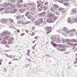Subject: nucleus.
Listing matches in <instances>:
<instances>
[{"instance_id":"nucleus-1","label":"nucleus","mask_w":77,"mask_h":77,"mask_svg":"<svg viewBox=\"0 0 77 77\" xmlns=\"http://www.w3.org/2000/svg\"><path fill=\"white\" fill-rule=\"evenodd\" d=\"M58 46L59 47V48H57V49L59 51H65L66 50V48H65V46L64 45L59 44L58 45Z\"/></svg>"},{"instance_id":"nucleus-2","label":"nucleus","mask_w":77,"mask_h":77,"mask_svg":"<svg viewBox=\"0 0 77 77\" xmlns=\"http://www.w3.org/2000/svg\"><path fill=\"white\" fill-rule=\"evenodd\" d=\"M51 29H52V28L51 27L46 26L45 27V29L47 31H48V32H46L47 35H48V33L51 32Z\"/></svg>"},{"instance_id":"nucleus-3","label":"nucleus","mask_w":77,"mask_h":77,"mask_svg":"<svg viewBox=\"0 0 77 77\" xmlns=\"http://www.w3.org/2000/svg\"><path fill=\"white\" fill-rule=\"evenodd\" d=\"M9 41V42H8V43H7V45H5V47L7 48H9V45H10V44H12L13 42V38H10Z\"/></svg>"},{"instance_id":"nucleus-4","label":"nucleus","mask_w":77,"mask_h":77,"mask_svg":"<svg viewBox=\"0 0 77 77\" xmlns=\"http://www.w3.org/2000/svg\"><path fill=\"white\" fill-rule=\"evenodd\" d=\"M54 16H55L54 14H48V17H49L51 19H53Z\"/></svg>"},{"instance_id":"nucleus-5","label":"nucleus","mask_w":77,"mask_h":77,"mask_svg":"<svg viewBox=\"0 0 77 77\" xmlns=\"http://www.w3.org/2000/svg\"><path fill=\"white\" fill-rule=\"evenodd\" d=\"M38 21L40 24L41 26H44V21L43 20V19H40L38 20Z\"/></svg>"},{"instance_id":"nucleus-6","label":"nucleus","mask_w":77,"mask_h":77,"mask_svg":"<svg viewBox=\"0 0 77 77\" xmlns=\"http://www.w3.org/2000/svg\"><path fill=\"white\" fill-rule=\"evenodd\" d=\"M35 24L36 26H39L40 27H42V26H41V24L39 23V22L38 20L35 21Z\"/></svg>"},{"instance_id":"nucleus-7","label":"nucleus","mask_w":77,"mask_h":77,"mask_svg":"<svg viewBox=\"0 0 77 77\" xmlns=\"http://www.w3.org/2000/svg\"><path fill=\"white\" fill-rule=\"evenodd\" d=\"M46 12L45 11H43V12L39 14L40 15H41V17H44L45 15Z\"/></svg>"},{"instance_id":"nucleus-8","label":"nucleus","mask_w":77,"mask_h":77,"mask_svg":"<svg viewBox=\"0 0 77 77\" xmlns=\"http://www.w3.org/2000/svg\"><path fill=\"white\" fill-rule=\"evenodd\" d=\"M1 21L2 23H7L8 21V19H2Z\"/></svg>"},{"instance_id":"nucleus-9","label":"nucleus","mask_w":77,"mask_h":77,"mask_svg":"<svg viewBox=\"0 0 77 77\" xmlns=\"http://www.w3.org/2000/svg\"><path fill=\"white\" fill-rule=\"evenodd\" d=\"M7 42H8L4 40L3 41H1V44H5V45H8V44H7Z\"/></svg>"},{"instance_id":"nucleus-10","label":"nucleus","mask_w":77,"mask_h":77,"mask_svg":"<svg viewBox=\"0 0 77 77\" xmlns=\"http://www.w3.org/2000/svg\"><path fill=\"white\" fill-rule=\"evenodd\" d=\"M9 36H6L3 38V40L4 41H8L9 40Z\"/></svg>"},{"instance_id":"nucleus-11","label":"nucleus","mask_w":77,"mask_h":77,"mask_svg":"<svg viewBox=\"0 0 77 77\" xmlns=\"http://www.w3.org/2000/svg\"><path fill=\"white\" fill-rule=\"evenodd\" d=\"M53 8L54 9H58L59 8V6L56 4H54L53 6Z\"/></svg>"},{"instance_id":"nucleus-12","label":"nucleus","mask_w":77,"mask_h":77,"mask_svg":"<svg viewBox=\"0 0 77 77\" xmlns=\"http://www.w3.org/2000/svg\"><path fill=\"white\" fill-rule=\"evenodd\" d=\"M68 22L71 24L72 23V22L71 21V19L70 17H69L68 20Z\"/></svg>"},{"instance_id":"nucleus-13","label":"nucleus","mask_w":77,"mask_h":77,"mask_svg":"<svg viewBox=\"0 0 77 77\" xmlns=\"http://www.w3.org/2000/svg\"><path fill=\"white\" fill-rule=\"evenodd\" d=\"M7 32H8V31H5L3 32V35L4 36H6L7 35Z\"/></svg>"},{"instance_id":"nucleus-14","label":"nucleus","mask_w":77,"mask_h":77,"mask_svg":"<svg viewBox=\"0 0 77 77\" xmlns=\"http://www.w3.org/2000/svg\"><path fill=\"white\" fill-rule=\"evenodd\" d=\"M72 12L73 14H75L77 13L76 10L74 9H73L72 10Z\"/></svg>"},{"instance_id":"nucleus-15","label":"nucleus","mask_w":77,"mask_h":77,"mask_svg":"<svg viewBox=\"0 0 77 77\" xmlns=\"http://www.w3.org/2000/svg\"><path fill=\"white\" fill-rule=\"evenodd\" d=\"M16 20H19V19H22V16H17L16 18Z\"/></svg>"},{"instance_id":"nucleus-16","label":"nucleus","mask_w":77,"mask_h":77,"mask_svg":"<svg viewBox=\"0 0 77 77\" xmlns=\"http://www.w3.org/2000/svg\"><path fill=\"white\" fill-rule=\"evenodd\" d=\"M60 42V38H57L56 41V43H59V42Z\"/></svg>"},{"instance_id":"nucleus-17","label":"nucleus","mask_w":77,"mask_h":77,"mask_svg":"<svg viewBox=\"0 0 77 77\" xmlns=\"http://www.w3.org/2000/svg\"><path fill=\"white\" fill-rule=\"evenodd\" d=\"M47 22L48 23H53V21L51 19H48L47 20Z\"/></svg>"},{"instance_id":"nucleus-18","label":"nucleus","mask_w":77,"mask_h":77,"mask_svg":"<svg viewBox=\"0 0 77 77\" xmlns=\"http://www.w3.org/2000/svg\"><path fill=\"white\" fill-rule=\"evenodd\" d=\"M7 20H9L10 23H12L14 22V20L12 19H7Z\"/></svg>"},{"instance_id":"nucleus-19","label":"nucleus","mask_w":77,"mask_h":77,"mask_svg":"<svg viewBox=\"0 0 77 77\" xmlns=\"http://www.w3.org/2000/svg\"><path fill=\"white\" fill-rule=\"evenodd\" d=\"M57 18H58V17L56 16H55V15L54 16V17H53V20H56L57 19Z\"/></svg>"},{"instance_id":"nucleus-20","label":"nucleus","mask_w":77,"mask_h":77,"mask_svg":"<svg viewBox=\"0 0 77 77\" xmlns=\"http://www.w3.org/2000/svg\"><path fill=\"white\" fill-rule=\"evenodd\" d=\"M76 18H74L73 19V21H74V22H77V15H76Z\"/></svg>"},{"instance_id":"nucleus-21","label":"nucleus","mask_w":77,"mask_h":77,"mask_svg":"<svg viewBox=\"0 0 77 77\" xmlns=\"http://www.w3.org/2000/svg\"><path fill=\"white\" fill-rule=\"evenodd\" d=\"M48 9V7H47V6H45L43 8V10L44 11H46V10H47Z\"/></svg>"},{"instance_id":"nucleus-22","label":"nucleus","mask_w":77,"mask_h":77,"mask_svg":"<svg viewBox=\"0 0 77 77\" xmlns=\"http://www.w3.org/2000/svg\"><path fill=\"white\" fill-rule=\"evenodd\" d=\"M17 9H14V10H13L12 11V13H13V14H14V13H15V12H17Z\"/></svg>"},{"instance_id":"nucleus-23","label":"nucleus","mask_w":77,"mask_h":77,"mask_svg":"<svg viewBox=\"0 0 77 77\" xmlns=\"http://www.w3.org/2000/svg\"><path fill=\"white\" fill-rule=\"evenodd\" d=\"M71 41L72 42H76V40L74 39H72L71 40Z\"/></svg>"},{"instance_id":"nucleus-24","label":"nucleus","mask_w":77,"mask_h":77,"mask_svg":"<svg viewBox=\"0 0 77 77\" xmlns=\"http://www.w3.org/2000/svg\"><path fill=\"white\" fill-rule=\"evenodd\" d=\"M67 44H68V45H73L72 43L71 42H68L67 43Z\"/></svg>"},{"instance_id":"nucleus-25","label":"nucleus","mask_w":77,"mask_h":77,"mask_svg":"<svg viewBox=\"0 0 77 77\" xmlns=\"http://www.w3.org/2000/svg\"><path fill=\"white\" fill-rule=\"evenodd\" d=\"M7 5H7V3H4L2 5V6L3 7H6L7 6Z\"/></svg>"},{"instance_id":"nucleus-26","label":"nucleus","mask_w":77,"mask_h":77,"mask_svg":"<svg viewBox=\"0 0 77 77\" xmlns=\"http://www.w3.org/2000/svg\"><path fill=\"white\" fill-rule=\"evenodd\" d=\"M21 23V20H19L17 21V23L18 24H20Z\"/></svg>"},{"instance_id":"nucleus-27","label":"nucleus","mask_w":77,"mask_h":77,"mask_svg":"<svg viewBox=\"0 0 77 77\" xmlns=\"http://www.w3.org/2000/svg\"><path fill=\"white\" fill-rule=\"evenodd\" d=\"M29 12L28 11L25 14V16H26V17H27L28 16V15H29Z\"/></svg>"},{"instance_id":"nucleus-28","label":"nucleus","mask_w":77,"mask_h":77,"mask_svg":"<svg viewBox=\"0 0 77 77\" xmlns=\"http://www.w3.org/2000/svg\"><path fill=\"white\" fill-rule=\"evenodd\" d=\"M63 4L64 5H65V6H68V5H69V4H68V3H67V2H65L64 3H63Z\"/></svg>"},{"instance_id":"nucleus-29","label":"nucleus","mask_w":77,"mask_h":77,"mask_svg":"<svg viewBox=\"0 0 77 77\" xmlns=\"http://www.w3.org/2000/svg\"><path fill=\"white\" fill-rule=\"evenodd\" d=\"M35 35V32H33L30 35L32 36H33L34 35Z\"/></svg>"},{"instance_id":"nucleus-30","label":"nucleus","mask_w":77,"mask_h":77,"mask_svg":"<svg viewBox=\"0 0 77 77\" xmlns=\"http://www.w3.org/2000/svg\"><path fill=\"white\" fill-rule=\"evenodd\" d=\"M35 9H36V8H35V7H33L31 9V11H35Z\"/></svg>"},{"instance_id":"nucleus-31","label":"nucleus","mask_w":77,"mask_h":77,"mask_svg":"<svg viewBox=\"0 0 77 77\" xmlns=\"http://www.w3.org/2000/svg\"><path fill=\"white\" fill-rule=\"evenodd\" d=\"M63 31H64V32H65V31L67 30V28H66V27H64L63 28Z\"/></svg>"},{"instance_id":"nucleus-32","label":"nucleus","mask_w":77,"mask_h":77,"mask_svg":"<svg viewBox=\"0 0 77 77\" xmlns=\"http://www.w3.org/2000/svg\"><path fill=\"white\" fill-rule=\"evenodd\" d=\"M17 6L18 8H20V7H21V6H22V5H21V4H18V5H17Z\"/></svg>"},{"instance_id":"nucleus-33","label":"nucleus","mask_w":77,"mask_h":77,"mask_svg":"<svg viewBox=\"0 0 77 77\" xmlns=\"http://www.w3.org/2000/svg\"><path fill=\"white\" fill-rule=\"evenodd\" d=\"M55 14L57 15H59V14H60V13H59V12L58 11H57L56 12Z\"/></svg>"},{"instance_id":"nucleus-34","label":"nucleus","mask_w":77,"mask_h":77,"mask_svg":"<svg viewBox=\"0 0 77 77\" xmlns=\"http://www.w3.org/2000/svg\"><path fill=\"white\" fill-rule=\"evenodd\" d=\"M63 10V8H60L58 9V11H62Z\"/></svg>"},{"instance_id":"nucleus-35","label":"nucleus","mask_w":77,"mask_h":77,"mask_svg":"<svg viewBox=\"0 0 77 77\" xmlns=\"http://www.w3.org/2000/svg\"><path fill=\"white\" fill-rule=\"evenodd\" d=\"M57 40V39H56V38H53V41H54V42H55V41H56Z\"/></svg>"},{"instance_id":"nucleus-36","label":"nucleus","mask_w":77,"mask_h":77,"mask_svg":"<svg viewBox=\"0 0 77 77\" xmlns=\"http://www.w3.org/2000/svg\"><path fill=\"white\" fill-rule=\"evenodd\" d=\"M50 10L51 11H52V12L54 11V9L52 7L51 8Z\"/></svg>"},{"instance_id":"nucleus-37","label":"nucleus","mask_w":77,"mask_h":77,"mask_svg":"<svg viewBox=\"0 0 77 77\" xmlns=\"http://www.w3.org/2000/svg\"><path fill=\"white\" fill-rule=\"evenodd\" d=\"M0 37H3V36H4L3 33H1L0 34Z\"/></svg>"},{"instance_id":"nucleus-38","label":"nucleus","mask_w":77,"mask_h":77,"mask_svg":"<svg viewBox=\"0 0 77 77\" xmlns=\"http://www.w3.org/2000/svg\"><path fill=\"white\" fill-rule=\"evenodd\" d=\"M44 5H40L41 8H42H42H44Z\"/></svg>"},{"instance_id":"nucleus-39","label":"nucleus","mask_w":77,"mask_h":77,"mask_svg":"<svg viewBox=\"0 0 77 77\" xmlns=\"http://www.w3.org/2000/svg\"><path fill=\"white\" fill-rule=\"evenodd\" d=\"M23 0H19L18 2V3H23Z\"/></svg>"},{"instance_id":"nucleus-40","label":"nucleus","mask_w":77,"mask_h":77,"mask_svg":"<svg viewBox=\"0 0 77 77\" xmlns=\"http://www.w3.org/2000/svg\"><path fill=\"white\" fill-rule=\"evenodd\" d=\"M36 44L35 45H34V46H33L32 47V48L33 50H35V47H36Z\"/></svg>"},{"instance_id":"nucleus-41","label":"nucleus","mask_w":77,"mask_h":77,"mask_svg":"<svg viewBox=\"0 0 77 77\" xmlns=\"http://www.w3.org/2000/svg\"><path fill=\"white\" fill-rule=\"evenodd\" d=\"M29 32H32V31H33V30L32 29V28H30L29 30Z\"/></svg>"},{"instance_id":"nucleus-42","label":"nucleus","mask_w":77,"mask_h":77,"mask_svg":"<svg viewBox=\"0 0 77 77\" xmlns=\"http://www.w3.org/2000/svg\"><path fill=\"white\" fill-rule=\"evenodd\" d=\"M23 5L24 7H25L26 8V5L25 3H23Z\"/></svg>"},{"instance_id":"nucleus-43","label":"nucleus","mask_w":77,"mask_h":77,"mask_svg":"<svg viewBox=\"0 0 77 77\" xmlns=\"http://www.w3.org/2000/svg\"><path fill=\"white\" fill-rule=\"evenodd\" d=\"M31 20L32 21H34V20H35V18L32 17L31 19Z\"/></svg>"},{"instance_id":"nucleus-44","label":"nucleus","mask_w":77,"mask_h":77,"mask_svg":"<svg viewBox=\"0 0 77 77\" xmlns=\"http://www.w3.org/2000/svg\"><path fill=\"white\" fill-rule=\"evenodd\" d=\"M74 48H75V49H74ZM72 49V50H73V49H74L75 51H76V50H77V48H75V47H74Z\"/></svg>"},{"instance_id":"nucleus-45","label":"nucleus","mask_w":77,"mask_h":77,"mask_svg":"<svg viewBox=\"0 0 77 77\" xmlns=\"http://www.w3.org/2000/svg\"><path fill=\"white\" fill-rule=\"evenodd\" d=\"M22 23L23 25H25V22L23 21H22Z\"/></svg>"},{"instance_id":"nucleus-46","label":"nucleus","mask_w":77,"mask_h":77,"mask_svg":"<svg viewBox=\"0 0 77 77\" xmlns=\"http://www.w3.org/2000/svg\"><path fill=\"white\" fill-rule=\"evenodd\" d=\"M28 18H29V19H30V18H32V16L30 15H29L28 17Z\"/></svg>"},{"instance_id":"nucleus-47","label":"nucleus","mask_w":77,"mask_h":77,"mask_svg":"<svg viewBox=\"0 0 77 77\" xmlns=\"http://www.w3.org/2000/svg\"><path fill=\"white\" fill-rule=\"evenodd\" d=\"M66 33L68 34H69V33H70V31L69 30H67L66 31Z\"/></svg>"},{"instance_id":"nucleus-48","label":"nucleus","mask_w":77,"mask_h":77,"mask_svg":"<svg viewBox=\"0 0 77 77\" xmlns=\"http://www.w3.org/2000/svg\"><path fill=\"white\" fill-rule=\"evenodd\" d=\"M38 11H39V12H41V11H42V9H41V8H39L38 9Z\"/></svg>"},{"instance_id":"nucleus-49","label":"nucleus","mask_w":77,"mask_h":77,"mask_svg":"<svg viewBox=\"0 0 77 77\" xmlns=\"http://www.w3.org/2000/svg\"><path fill=\"white\" fill-rule=\"evenodd\" d=\"M75 29H72L71 30V31H72V32H75Z\"/></svg>"},{"instance_id":"nucleus-50","label":"nucleus","mask_w":77,"mask_h":77,"mask_svg":"<svg viewBox=\"0 0 77 77\" xmlns=\"http://www.w3.org/2000/svg\"><path fill=\"white\" fill-rule=\"evenodd\" d=\"M25 35V34L24 33H23L21 34L20 36H23V35Z\"/></svg>"},{"instance_id":"nucleus-51","label":"nucleus","mask_w":77,"mask_h":77,"mask_svg":"<svg viewBox=\"0 0 77 77\" xmlns=\"http://www.w3.org/2000/svg\"><path fill=\"white\" fill-rule=\"evenodd\" d=\"M35 29V26H33L32 27V29L33 31Z\"/></svg>"},{"instance_id":"nucleus-52","label":"nucleus","mask_w":77,"mask_h":77,"mask_svg":"<svg viewBox=\"0 0 77 77\" xmlns=\"http://www.w3.org/2000/svg\"><path fill=\"white\" fill-rule=\"evenodd\" d=\"M53 45V46L54 47H55L56 46H57V45H56V44L54 43L53 45Z\"/></svg>"},{"instance_id":"nucleus-53","label":"nucleus","mask_w":77,"mask_h":77,"mask_svg":"<svg viewBox=\"0 0 77 77\" xmlns=\"http://www.w3.org/2000/svg\"><path fill=\"white\" fill-rule=\"evenodd\" d=\"M7 35H10V33H11L10 32H8L7 31Z\"/></svg>"},{"instance_id":"nucleus-54","label":"nucleus","mask_w":77,"mask_h":77,"mask_svg":"<svg viewBox=\"0 0 77 77\" xmlns=\"http://www.w3.org/2000/svg\"><path fill=\"white\" fill-rule=\"evenodd\" d=\"M29 53H30V50H28V53L27 54L29 55Z\"/></svg>"},{"instance_id":"nucleus-55","label":"nucleus","mask_w":77,"mask_h":77,"mask_svg":"<svg viewBox=\"0 0 77 77\" xmlns=\"http://www.w3.org/2000/svg\"><path fill=\"white\" fill-rule=\"evenodd\" d=\"M51 44H52V45H53L54 44V42H51Z\"/></svg>"},{"instance_id":"nucleus-56","label":"nucleus","mask_w":77,"mask_h":77,"mask_svg":"<svg viewBox=\"0 0 77 77\" xmlns=\"http://www.w3.org/2000/svg\"><path fill=\"white\" fill-rule=\"evenodd\" d=\"M4 10V8H1V9H0V11H3Z\"/></svg>"},{"instance_id":"nucleus-57","label":"nucleus","mask_w":77,"mask_h":77,"mask_svg":"<svg viewBox=\"0 0 77 77\" xmlns=\"http://www.w3.org/2000/svg\"><path fill=\"white\" fill-rule=\"evenodd\" d=\"M29 23H30V22H26L25 23V25L26 24H29Z\"/></svg>"},{"instance_id":"nucleus-58","label":"nucleus","mask_w":77,"mask_h":77,"mask_svg":"<svg viewBox=\"0 0 77 77\" xmlns=\"http://www.w3.org/2000/svg\"><path fill=\"white\" fill-rule=\"evenodd\" d=\"M38 37H39V36H38L35 37V39H38Z\"/></svg>"},{"instance_id":"nucleus-59","label":"nucleus","mask_w":77,"mask_h":77,"mask_svg":"<svg viewBox=\"0 0 77 77\" xmlns=\"http://www.w3.org/2000/svg\"><path fill=\"white\" fill-rule=\"evenodd\" d=\"M3 40V38L2 37H0V41H2Z\"/></svg>"},{"instance_id":"nucleus-60","label":"nucleus","mask_w":77,"mask_h":77,"mask_svg":"<svg viewBox=\"0 0 77 77\" xmlns=\"http://www.w3.org/2000/svg\"><path fill=\"white\" fill-rule=\"evenodd\" d=\"M17 32H18V33H20V31L19 29L17 30Z\"/></svg>"},{"instance_id":"nucleus-61","label":"nucleus","mask_w":77,"mask_h":77,"mask_svg":"<svg viewBox=\"0 0 77 77\" xmlns=\"http://www.w3.org/2000/svg\"><path fill=\"white\" fill-rule=\"evenodd\" d=\"M3 62V60L2 59H1L0 60V62Z\"/></svg>"},{"instance_id":"nucleus-62","label":"nucleus","mask_w":77,"mask_h":77,"mask_svg":"<svg viewBox=\"0 0 77 77\" xmlns=\"http://www.w3.org/2000/svg\"><path fill=\"white\" fill-rule=\"evenodd\" d=\"M37 4H39V3H40V1H37Z\"/></svg>"},{"instance_id":"nucleus-63","label":"nucleus","mask_w":77,"mask_h":77,"mask_svg":"<svg viewBox=\"0 0 77 77\" xmlns=\"http://www.w3.org/2000/svg\"><path fill=\"white\" fill-rule=\"evenodd\" d=\"M40 4H39V5H37V8H39V6H40Z\"/></svg>"},{"instance_id":"nucleus-64","label":"nucleus","mask_w":77,"mask_h":77,"mask_svg":"<svg viewBox=\"0 0 77 77\" xmlns=\"http://www.w3.org/2000/svg\"><path fill=\"white\" fill-rule=\"evenodd\" d=\"M64 42H65V40H62V42L63 43H64Z\"/></svg>"}]
</instances>
